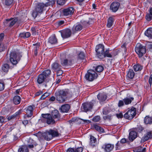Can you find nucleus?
<instances>
[{
	"instance_id": "1",
	"label": "nucleus",
	"mask_w": 152,
	"mask_h": 152,
	"mask_svg": "<svg viewBox=\"0 0 152 152\" xmlns=\"http://www.w3.org/2000/svg\"><path fill=\"white\" fill-rule=\"evenodd\" d=\"M56 100L59 103H62L65 101L67 96H71L72 93L68 89L59 90L55 93Z\"/></svg>"
},
{
	"instance_id": "2",
	"label": "nucleus",
	"mask_w": 152,
	"mask_h": 152,
	"mask_svg": "<svg viewBox=\"0 0 152 152\" xmlns=\"http://www.w3.org/2000/svg\"><path fill=\"white\" fill-rule=\"evenodd\" d=\"M59 134L57 129H50L46 130L42 135L45 140L47 141H50L53 137L58 136Z\"/></svg>"
},
{
	"instance_id": "3",
	"label": "nucleus",
	"mask_w": 152,
	"mask_h": 152,
	"mask_svg": "<svg viewBox=\"0 0 152 152\" xmlns=\"http://www.w3.org/2000/svg\"><path fill=\"white\" fill-rule=\"evenodd\" d=\"M22 56L20 52L12 51L10 53V61L12 65L15 66L20 60Z\"/></svg>"
},
{
	"instance_id": "4",
	"label": "nucleus",
	"mask_w": 152,
	"mask_h": 152,
	"mask_svg": "<svg viewBox=\"0 0 152 152\" xmlns=\"http://www.w3.org/2000/svg\"><path fill=\"white\" fill-rule=\"evenodd\" d=\"M60 63L62 66H69L74 63L73 58L69 56H65L64 54L60 55Z\"/></svg>"
},
{
	"instance_id": "5",
	"label": "nucleus",
	"mask_w": 152,
	"mask_h": 152,
	"mask_svg": "<svg viewBox=\"0 0 152 152\" xmlns=\"http://www.w3.org/2000/svg\"><path fill=\"white\" fill-rule=\"evenodd\" d=\"M42 118L39 120L43 123H46L48 124H55V120L52 117L51 114H42Z\"/></svg>"
},
{
	"instance_id": "6",
	"label": "nucleus",
	"mask_w": 152,
	"mask_h": 152,
	"mask_svg": "<svg viewBox=\"0 0 152 152\" xmlns=\"http://www.w3.org/2000/svg\"><path fill=\"white\" fill-rule=\"evenodd\" d=\"M45 8L44 4L39 3L36 6L35 9L33 11L32 16L35 18L39 14L42 13Z\"/></svg>"
},
{
	"instance_id": "7",
	"label": "nucleus",
	"mask_w": 152,
	"mask_h": 152,
	"mask_svg": "<svg viewBox=\"0 0 152 152\" xmlns=\"http://www.w3.org/2000/svg\"><path fill=\"white\" fill-rule=\"evenodd\" d=\"M98 75L94 70L90 69L87 71V73L85 75V77L87 80L92 81L96 79Z\"/></svg>"
},
{
	"instance_id": "8",
	"label": "nucleus",
	"mask_w": 152,
	"mask_h": 152,
	"mask_svg": "<svg viewBox=\"0 0 152 152\" xmlns=\"http://www.w3.org/2000/svg\"><path fill=\"white\" fill-rule=\"evenodd\" d=\"M135 50L139 57H142L146 52L145 47L139 43L137 44Z\"/></svg>"
},
{
	"instance_id": "9",
	"label": "nucleus",
	"mask_w": 152,
	"mask_h": 152,
	"mask_svg": "<svg viewBox=\"0 0 152 152\" xmlns=\"http://www.w3.org/2000/svg\"><path fill=\"white\" fill-rule=\"evenodd\" d=\"M136 108L134 107L129 108L127 112L124 115V118L129 120L132 119L136 115Z\"/></svg>"
},
{
	"instance_id": "10",
	"label": "nucleus",
	"mask_w": 152,
	"mask_h": 152,
	"mask_svg": "<svg viewBox=\"0 0 152 152\" xmlns=\"http://www.w3.org/2000/svg\"><path fill=\"white\" fill-rule=\"evenodd\" d=\"M104 47L102 44H99L96 46L95 51L97 56L100 59H102L103 57V54L104 52Z\"/></svg>"
},
{
	"instance_id": "11",
	"label": "nucleus",
	"mask_w": 152,
	"mask_h": 152,
	"mask_svg": "<svg viewBox=\"0 0 152 152\" xmlns=\"http://www.w3.org/2000/svg\"><path fill=\"white\" fill-rule=\"evenodd\" d=\"M96 102L95 100H92L91 102L83 103L81 107L82 110L85 112L90 110L92 109L94 104Z\"/></svg>"
},
{
	"instance_id": "12",
	"label": "nucleus",
	"mask_w": 152,
	"mask_h": 152,
	"mask_svg": "<svg viewBox=\"0 0 152 152\" xmlns=\"http://www.w3.org/2000/svg\"><path fill=\"white\" fill-rule=\"evenodd\" d=\"M18 18H11L10 19H7L4 22V26L10 27H12L18 21Z\"/></svg>"
},
{
	"instance_id": "13",
	"label": "nucleus",
	"mask_w": 152,
	"mask_h": 152,
	"mask_svg": "<svg viewBox=\"0 0 152 152\" xmlns=\"http://www.w3.org/2000/svg\"><path fill=\"white\" fill-rule=\"evenodd\" d=\"M74 12L73 7H69L64 9L63 10V14L65 17H70L71 16Z\"/></svg>"
},
{
	"instance_id": "14",
	"label": "nucleus",
	"mask_w": 152,
	"mask_h": 152,
	"mask_svg": "<svg viewBox=\"0 0 152 152\" xmlns=\"http://www.w3.org/2000/svg\"><path fill=\"white\" fill-rule=\"evenodd\" d=\"M59 32L61 33V36L64 39L70 37L72 33L71 30L69 28L60 31Z\"/></svg>"
},
{
	"instance_id": "15",
	"label": "nucleus",
	"mask_w": 152,
	"mask_h": 152,
	"mask_svg": "<svg viewBox=\"0 0 152 152\" xmlns=\"http://www.w3.org/2000/svg\"><path fill=\"white\" fill-rule=\"evenodd\" d=\"M114 145L113 144L109 143L105 144L104 145L102 148L104 149L105 152H111L114 149Z\"/></svg>"
},
{
	"instance_id": "16",
	"label": "nucleus",
	"mask_w": 152,
	"mask_h": 152,
	"mask_svg": "<svg viewBox=\"0 0 152 152\" xmlns=\"http://www.w3.org/2000/svg\"><path fill=\"white\" fill-rule=\"evenodd\" d=\"M120 6V4L118 2L112 3L110 6V9L113 12H115L118 10Z\"/></svg>"
},
{
	"instance_id": "17",
	"label": "nucleus",
	"mask_w": 152,
	"mask_h": 152,
	"mask_svg": "<svg viewBox=\"0 0 152 152\" xmlns=\"http://www.w3.org/2000/svg\"><path fill=\"white\" fill-rule=\"evenodd\" d=\"M51 115L53 118L56 121H58L61 118V115L59 111L57 110H54L52 111Z\"/></svg>"
},
{
	"instance_id": "18",
	"label": "nucleus",
	"mask_w": 152,
	"mask_h": 152,
	"mask_svg": "<svg viewBox=\"0 0 152 152\" xmlns=\"http://www.w3.org/2000/svg\"><path fill=\"white\" fill-rule=\"evenodd\" d=\"M82 28L83 26L81 24L77 23L73 26L72 29V32L74 34L77 31H80Z\"/></svg>"
},
{
	"instance_id": "19",
	"label": "nucleus",
	"mask_w": 152,
	"mask_h": 152,
	"mask_svg": "<svg viewBox=\"0 0 152 152\" xmlns=\"http://www.w3.org/2000/svg\"><path fill=\"white\" fill-rule=\"evenodd\" d=\"M47 79L41 73L37 76V82L39 84H40L43 83Z\"/></svg>"
},
{
	"instance_id": "20",
	"label": "nucleus",
	"mask_w": 152,
	"mask_h": 152,
	"mask_svg": "<svg viewBox=\"0 0 152 152\" xmlns=\"http://www.w3.org/2000/svg\"><path fill=\"white\" fill-rule=\"evenodd\" d=\"M152 138V132L151 131L147 132L142 138V140L143 142L146 141Z\"/></svg>"
},
{
	"instance_id": "21",
	"label": "nucleus",
	"mask_w": 152,
	"mask_h": 152,
	"mask_svg": "<svg viewBox=\"0 0 152 152\" xmlns=\"http://www.w3.org/2000/svg\"><path fill=\"white\" fill-rule=\"evenodd\" d=\"M97 97L100 102L105 101L107 99V96L104 93H99L97 95Z\"/></svg>"
},
{
	"instance_id": "22",
	"label": "nucleus",
	"mask_w": 152,
	"mask_h": 152,
	"mask_svg": "<svg viewBox=\"0 0 152 152\" xmlns=\"http://www.w3.org/2000/svg\"><path fill=\"white\" fill-rule=\"evenodd\" d=\"M37 144L31 139H30L28 141L27 146L29 148L31 149L36 146Z\"/></svg>"
},
{
	"instance_id": "23",
	"label": "nucleus",
	"mask_w": 152,
	"mask_h": 152,
	"mask_svg": "<svg viewBox=\"0 0 152 152\" xmlns=\"http://www.w3.org/2000/svg\"><path fill=\"white\" fill-rule=\"evenodd\" d=\"M90 145L92 147L95 146L97 144V140L96 138L92 135H90Z\"/></svg>"
},
{
	"instance_id": "24",
	"label": "nucleus",
	"mask_w": 152,
	"mask_h": 152,
	"mask_svg": "<svg viewBox=\"0 0 152 152\" xmlns=\"http://www.w3.org/2000/svg\"><path fill=\"white\" fill-rule=\"evenodd\" d=\"M70 107V106L68 104H66L62 105L60 109L61 112L63 113H67Z\"/></svg>"
},
{
	"instance_id": "25",
	"label": "nucleus",
	"mask_w": 152,
	"mask_h": 152,
	"mask_svg": "<svg viewBox=\"0 0 152 152\" xmlns=\"http://www.w3.org/2000/svg\"><path fill=\"white\" fill-rule=\"evenodd\" d=\"M33 110V108L32 106H29L27 107L26 109V112L27 117H30L32 116Z\"/></svg>"
},
{
	"instance_id": "26",
	"label": "nucleus",
	"mask_w": 152,
	"mask_h": 152,
	"mask_svg": "<svg viewBox=\"0 0 152 152\" xmlns=\"http://www.w3.org/2000/svg\"><path fill=\"white\" fill-rule=\"evenodd\" d=\"M48 42L51 44H55L57 43V39L55 35L50 36L48 39Z\"/></svg>"
},
{
	"instance_id": "27",
	"label": "nucleus",
	"mask_w": 152,
	"mask_h": 152,
	"mask_svg": "<svg viewBox=\"0 0 152 152\" xmlns=\"http://www.w3.org/2000/svg\"><path fill=\"white\" fill-rule=\"evenodd\" d=\"M137 137V133L136 132L132 131L129 133V139L131 141H133Z\"/></svg>"
},
{
	"instance_id": "28",
	"label": "nucleus",
	"mask_w": 152,
	"mask_h": 152,
	"mask_svg": "<svg viewBox=\"0 0 152 152\" xmlns=\"http://www.w3.org/2000/svg\"><path fill=\"white\" fill-rule=\"evenodd\" d=\"M115 20L112 17H110L107 20V27L110 28L113 25Z\"/></svg>"
},
{
	"instance_id": "29",
	"label": "nucleus",
	"mask_w": 152,
	"mask_h": 152,
	"mask_svg": "<svg viewBox=\"0 0 152 152\" xmlns=\"http://www.w3.org/2000/svg\"><path fill=\"white\" fill-rule=\"evenodd\" d=\"M51 73V71L49 69H47L44 71L41 74L46 78L50 77Z\"/></svg>"
},
{
	"instance_id": "30",
	"label": "nucleus",
	"mask_w": 152,
	"mask_h": 152,
	"mask_svg": "<svg viewBox=\"0 0 152 152\" xmlns=\"http://www.w3.org/2000/svg\"><path fill=\"white\" fill-rule=\"evenodd\" d=\"M145 34L149 39H152V28L148 29L145 31Z\"/></svg>"
},
{
	"instance_id": "31",
	"label": "nucleus",
	"mask_w": 152,
	"mask_h": 152,
	"mask_svg": "<svg viewBox=\"0 0 152 152\" xmlns=\"http://www.w3.org/2000/svg\"><path fill=\"white\" fill-rule=\"evenodd\" d=\"M144 122L146 124H152V117L149 116H146L144 118Z\"/></svg>"
},
{
	"instance_id": "32",
	"label": "nucleus",
	"mask_w": 152,
	"mask_h": 152,
	"mask_svg": "<svg viewBox=\"0 0 152 152\" xmlns=\"http://www.w3.org/2000/svg\"><path fill=\"white\" fill-rule=\"evenodd\" d=\"M93 127L99 132L103 133L104 132V129L102 127L98 126L97 124H94L93 126Z\"/></svg>"
},
{
	"instance_id": "33",
	"label": "nucleus",
	"mask_w": 152,
	"mask_h": 152,
	"mask_svg": "<svg viewBox=\"0 0 152 152\" xmlns=\"http://www.w3.org/2000/svg\"><path fill=\"white\" fill-rule=\"evenodd\" d=\"M51 68L53 70H57L59 69H61V66L58 63L54 62L52 64Z\"/></svg>"
},
{
	"instance_id": "34",
	"label": "nucleus",
	"mask_w": 152,
	"mask_h": 152,
	"mask_svg": "<svg viewBox=\"0 0 152 152\" xmlns=\"http://www.w3.org/2000/svg\"><path fill=\"white\" fill-rule=\"evenodd\" d=\"M111 50H109V49H106L105 51H104V53L103 54L104 55L103 57H102V59L105 58V57L111 58L112 57V55L111 54V53H110V51Z\"/></svg>"
},
{
	"instance_id": "35",
	"label": "nucleus",
	"mask_w": 152,
	"mask_h": 152,
	"mask_svg": "<svg viewBox=\"0 0 152 152\" xmlns=\"http://www.w3.org/2000/svg\"><path fill=\"white\" fill-rule=\"evenodd\" d=\"M134 98L133 97H126L123 99V101L124 102V104L125 105H128L130 104L132 101L134 100Z\"/></svg>"
},
{
	"instance_id": "36",
	"label": "nucleus",
	"mask_w": 152,
	"mask_h": 152,
	"mask_svg": "<svg viewBox=\"0 0 152 152\" xmlns=\"http://www.w3.org/2000/svg\"><path fill=\"white\" fill-rule=\"evenodd\" d=\"M21 101V98L20 96H15L13 99V102L15 104L17 105L20 104Z\"/></svg>"
},
{
	"instance_id": "37",
	"label": "nucleus",
	"mask_w": 152,
	"mask_h": 152,
	"mask_svg": "<svg viewBox=\"0 0 152 152\" xmlns=\"http://www.w3.org/2000/svg\"><path fill=\"white\" fill-rule=\"evenodd\" d=\"M133 68L135 71L137 72L141 71L143 68V66L141 64H137L134 65Z\"/></svg>"
},
{
	"instance_id": "38",
	"label": "nucleus",
	"mask_w": 152,
	"mask_h": 152,
	"mask_svg": "<svg viewBox=\"0 0 152 152\" xmlns=\"http://www.w3.org/2000/svg\"><path fill=\"white\" fill-rule=\"evenodd\" d=\"M134 152H145L146 148L142 147H138L133 150Z\"/></svg>"
},
{
	"instance_id": "39",
	"label": "nucleus",
	"mask_w": 152,
	"mask_h": 152,
	"mask_svg": "<svg viewBox=\"0 0 152 152\" xmlns=\"http://www.w3.org/2000/svg\"><path fill=\"white\" fill-rule=\"evenodd\" d=\"M18 152H28L29 151L26 146H22L19 148L18 150Z\"/></svg>"
},
{
	"instance_id": "40",
	"label": "nucleus",
	"mask_w": 152,
	"mask_h": 152,
	"mask_svg": "<svg viewBox=\"0 0 152 152\" xmlns=\"http://www.w3.org/2000/svg\"><path fill=\"white\" fill-rule=\"evenodd\" d=\"M55 3V0H48L44 4L45 8L49 6H52Z\"/></svg>"
},
{
	"instance_id": "41",
	"label": "nucleus",
	"mask_w": 152,
	"mask_h": 152,
	"mask_svg": "<svg viewBox=\"0 0 152 152\" xmlns=\"http://www.w3.org/2000/svg\"><path fill=\"white\" fill-rule=\"evenodd\" d=\"M135 75V73L132 69H130L128 72L127 76L130 79H132Z\"/></svg>"
},
{
	"instance_id": "42",
	"label": "nucleus",
	"mask_w": 152,
	"mask_h": 152,
	"mask_svg": "<svg viewBox=\"0 0 152 152\" xmlns=\"http://www.w3.org/2000/svg\"><path fill=\"white\" fill-rule=\"evenodd\" d=\"M33 45L35 47L34 48V54L35 56H37L38 53V51L39 50V47L40 46V44L39 43H37L36 44H34Z\"/></svg>"
},
{
	"instance_id": "43",
	"label": "nucleus",
	"mask_w": 152,
	"mask_h": 152,
	"mask_svg": "<svg viewBox=\"0 0 152 152\" xmlns=\"http://www.w3.org/2000/svg\"><path fill=\"white\" fill-rule=\"evenodd\" d=\"M9 65L7 64H4L2 66V71L5 72H7L9 69Z\"/></svg>"
},
{
	"instance_id": "44",
	"label": "nucleus",
	"mask_w": 152,
	"mask_h": 152,
	"mask_svg": "<svg viewBox=\"0 0 152 152\" xmlns=\"http://www.w3.org/2000/svg\"><path fill=\"white\" fill-rule=\"evenodd\" d=\"M94 68H95V71L98 72H101L104 70L103 66L100 65H98L96 67H94Z\"/></svg>"
},
{
	"instance_id": "45",
	"label": "nucleus",
	"mask_w": 152,
	"mask_h": 152,
	"mask_svg": "<svg viewBox=\"0 0 152 152\" xmlns=\"http://www.w3.org/2000/svg\"><path fill=\"white\" fill-rule=\"evenodd\" d=\"M3 4L6 6H10L12 3L13 0H2Z\"/></svg>"
},
{
	"instance_id": "46",
	"label": "nucleus",
	"mask_w": 152,
	"mask_h": 152,
	"mask_svg": "<svg viewBox=\"0 0 152 152\" xmlns=\"http://www.w3.org/2000/svg\"><path fill=\"white\" fill-rule=\"evenodd\" d=\"M7 48V46H5L3 43H0V52L4 50Z\"/></svg>"
},
{
	"instance_id": "47",
	"label": "nucleus",
	"mask_w": 152,
	"mask_h": 152,
	"mask_svg": "<svg viewBox=\"0 0 152 152\" xmlns=\"http://www.w3.org/2000/svg\"><path fill=\"white\" fill-rule=\"evenodd\" d=\"M67 0H57V4L60 5H62L64 4Z\"/></svg>"
},
{
	"instance_id": "48",
	"label": "nucleus",
	"mask_w": 152,
	"mask_h": 152,
	"mask_svg": "<svg viewBox=\"0 0 152 152\" xmlns=\"http://www.w3.org/2000/svg\"><path fill=\"white\" fill-rule=\"evenodd\" d=\"M85 55L83 52H80L78 55V58L80 59H83L85 57Z\"/></svg>"
},
{
	"instance_id": "49",
	"label": "nucleus",
	"mask_w": 152,
	"mask_h": 152,
	"mask_svg": "<svg viewBox=\"0 0 152 152\" xmlns=\"http://www.w3.org/2000/svg\"><path fill=\"white\" fill-rule=\"evenodd\" d=\"M100 120V117L99 116H95L92 118V121L94 122H99Z\"/></svg>"
},
{
	"instance_id": "50",
	"label": "nucleus",
	"mask_w": 152,
	"mask_h": 152,
	"mask_svg": "<svg viewBox=\"0 0 152 152\" xmlns=\"http://www.w3.org/2000/svg\"><path fill=\"white\" fill-rule=\"evenodd\" d=\"M124 103L123 100H119L118 103V106L119 107H122L124 106Z\"/></svg>"
},
{
	"instance_id": "51",
	"label": "nucleus",
	"mask_w": 152,
	"mask_h": 152,
	"mask_svg": "<svg viewBox=\"0 0 152 152\" xmlns=\"http://www.w3.org/2000/svg\"><path fill=\"white\" fill-rule=\"evenodd\" d=\"M4 88V84L3 82H0V91L3 90Z\"/></svg>"
},
{
	"instance_id": "52",
	"label": "nucleus",
	"mask_w": 152,
	"mask_h": 152,
	"mask_svg": "<svg viewBox=\"0 0 152 152\" xmlns=\"http://www.w3.org/2000/svg\"><path fill=\"white\" fill-rule=\"evenodd\" d=\"M83 148L81 147H78L75 149V152H82Z\"/></svg>"
},
{
	"instance_id": "53",
	"label": "nucleus",
	"mask_w": 152,
	"mask_h": 152,
	"mask_svg": "<svg viewBox=\"0 0 152 152\" xmlns=\"http://www.w3.org/2000/svg\"><path fill=\"white\" fill-rule=\"evenodd\" d=\"M146 17V19L148 21H150L152 19V15L150 13L147 14Z\"/></svg>"
},
{
	"instance_id": "54",
	"label": "nucleus",
	"mask_w": 152,
	"mask_h": 152,
	"mask_svg": "<svg viewBox=\"0 0 152 152\" xmlns=\"http://www.w3.org/2000/svg\"><path fill=\"white\" fill-rule=\"evenodd\" d=\"M31 30L32 32V35H36L38 34V33L37 32L36 30L34 28H32Z\"/></svg>"
},
{
	"instance_id": "55",
	"label": "nucleus",
	"mask_w": 152,
	"mask_h": 152,
	"mask_svg": "<svg viewBox=\"0 0 152 152\" xmlns=\"http://www.w3.org/2000/svg\"><path fill=\"white\" fill-rule=\"evenodd\" d=\"M57 76H60L62 75L63 73V71L61 69H59L57 70Z\"/></svg>"
},
{
	"instance_id": "56",
	"label": "nucleus",
	"mask_w": 152,
	"mask_h": 152,
	"mask_svg": "<svg viewBox=\"0 0 152 152\" xmlns=\"http://www.w3.org/2000/svg\"><path fill=\"white\" fill-rule=\"evenodd\" d=\"M121 48L123 49V50H124V52L123 53V54H125L126 53V52L127 51L126 47V45L125 44H124L121 46Z\"/></svg>"
},
{
	"instance_id": "57",
	"label": "nucleus",
	"mask_w": 152,
	"mask_h": 152,
	"mask_svg": "<svg viewBox=\"0 0 152 152\" xmlns=\"http://www.w3.org/2000/svg\"><path fill=\"white\" fill-rule=\"evenodd\" d=\"M104 120H110L111 119V116L110 115H106L103 117Z\"/></svg>"
},
{
	"instance_id": "58",
	"label": "nucleus",
	"mask_w": 152,
	"mask_h": 152,
	"mask_svg": "<svg viewBox=\"0 0 152 152\" xmlns=\"http://www.w3.org/2000/svg\"><path fill=\"white\" fill-rule=\"evenodd\" d=\"M5 118L4 117L0 116V122L1 123H4L5 122Z\"/></svg>"
},
{
	"instance_id": "59",
	"label": "nucleus",
	"mask_w": 152,
	"mask_h": 152,
	"mask_svg": "<svg viewBox=\"0 0 152 152\" xmlns=\"http://www.w3.org/2000/svg\"><path fill=\"white\" fill-rule=\"evenodd\" d=\"M143 129V127L141 126H139L137 128V131L140 132H141Z\"/></svg>"
},
{
	"instance_id": "60",
	"label": "nucleus",
	"mask_w": 152,
	"mask_h": 152,
	"mask_svg": "<svg viewBox=\"0 0 152 152\" xmlns=\"http://www.w3.org/2000/svg\"><path fill=\"white\" fill-rule=\"evenodd\" d=\"M4 33H1L0 34V43H1V42L4 39Z\"/></svg>"
},
{
	"instance_id": "61",
	"label": "nucleus",
	"mask_w": 152,
	"mask_h": 152,
	"mask_svg": "<svg viewBox=\"0 0 152 152\" xmlns=\"http://www.w3.org/2000/svg\"><path fill=\"white\" fill-rule=\"evenodd\" d=\"M31 36V34L29 32H25V38H28Z\"/></svg>"
},
{
	"instance_id": "62",
	"label": "nucleus",
	"mask_w": 152,
	"mask_h": 152,
	"mask_svg": "<svg viewBox=\"0 0 152 152\" xmlns=\"http://www.w3.org/2000/svg\"><path fill=\"white\" fill-rule=\"evenodd\" d=\"M117 116L118 118H121L123 117V114L122 113H120L116 115Z\"/></svg>"
},
{
	"instance_id": "63",
	"label": "nucleus",
	"mask_w": 152,
	"mask_h": 152,
	"mask_svg": "<svg viewBox=\"0 0 152 152\" xmlns=\"http://www.w3.org/2000/svg\"><path fill=\"white\" fill-rule=\"evenodd\" d=\"M108 113V111L106 108L103 109V114L106 115Z\"/></svg>"
},
{
	"instance_id": "64",
	"label": "nucleus",
	"mask_w": 152,
	"mask_h": 152,
	"mask_svg": "<svg viewBox=\"0 0 152 152\" xmlns=\"http://www.w3.org/2000/svg\"><path fill=\"white\" fill-rule=\"evenodd\" d=\"M66 152H75V149L73 148H69L68 149Z\"/></svg>"
}]
</instances>
